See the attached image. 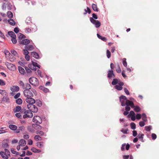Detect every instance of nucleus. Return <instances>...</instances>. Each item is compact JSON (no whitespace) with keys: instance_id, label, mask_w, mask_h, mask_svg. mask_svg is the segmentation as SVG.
<instances>
[{"instance_id":"nucleus-2","label":"nucleus","mask_w":159,"mask_h":159,"mask_svg":"<svg viewBox=\"0 0 159 159\" xmlns=\"http://www.w3.org/2000/svg\"><path fill=\"white\" fill-rule=\"evenodd\" d=\"M30 83L32 85L36 86L38 84V81L37 79L34 77H30L29 79Z\"/></svg>"},{"instance_id":"nucleus-17","label":"nucleus","mask_w":159,"mask_h":159,"mask_svg":"<svg viewBox=\"0 0 159 159\" xmlns=\"http://www.w3.org/2000/svg\"><path fill=\"white\" fill-rule=\"evenodd\" d=\"M31 55L33 57L37 59H38L39 58V56L38 54L35 52H32L31 53Z\"/></svg>"},{"instance_id":"nucleus-57","label":"nucleus","mask_w":159,"mask_h":159,"mask_svg":"<svg viewBox=\"0 0 159 159\" xmlns=\"http://www.w3.org/2000/svg\"><path fill=\"white\" fill-rule=\"evenodd\" d=\"M124 89V92L126 93V94L127 95H129L130 94V93H129V91L127 89L125 88Z\"/></svg>"},{"instance_id":"nucleus-21","label":"nucleus","mask_w":159,"mask_h":159,"mask_svg":"<svg viewBox=\"0 0 159 159\" xmlns=\"http://www.w3.org/2000/svg\"><path fill=\"white\" fill-rule=\"evenodd\" d=\"M18 70L19 72L21 74L24 75L25 73V70L21 66H19L18 67Z\"/></svg>"},{"instance_id":"nucleus-16","label":"nucleus","mask_w":159,"mask_h":159,"mask_svg":"<svg viewBox=\"0 0 159 159\" xmlns=\"http://www.w3.org/2000/svg\"><path fill=\"white\" fill-rule=\"evenodd\" d=\"M31 88L30 85L27 83H25L24 86H23V89H25V90H29Z\"/></svg>"},{"instance_id":"nucleus-28","label":"nucleus","mask_w":159,"mask_h":159,"mask_svg":"<svg viewBox=\"0 0 159 159\" xmlns=\"http://www.w3.org/2000/svg\"><path fill=\"white\" fill-rule=\"evenodd\" d=\"M97 36H98V38L99 39H101L103 41H105V42H106V41H107V39L106 38H105V37H102L100 35L98 34H97Z\"/></svg>"},{"instance_id":"nucleus-3","label":"nucleus","mask_w":159,"mask_h":159,"mask_svg":"<svg viewBox=\"0 0 159 159\" xmlns=\"http://www.w3.org/2000/svg\"><path fill=\"white\" fill-rule=\"evenodd\" d=\"M24 96L28 98L30 97H33L34 96L33 93L29 90H25L23 91Z\"/></svg>"},{"instance_id":"nucleus-50","label":"nucleus","mask_w":159,"mask_h":159,"mask_svg":"<svg viewBox=\"0 0 159 159\" xmlns=\"http://www.w3.org/2000/svg\"><path fill=\"white\" fill-rule=\"evenodd\" d=\"M28 129L29 131L31 132V133H34V129L31 127H28Z\"/></svg>"},{"instance_id":"nucleus-46","label":"nucleus","mask_w":159,"mask_h":159,"mask_svg":"<svg viewBox=\"0 0 159 159\" xmlns=\"http://www.w3.org/2000/svg\"><path fill=\"white\" fill-rule=\"evenodd\" d=\"M131 128L133 129H134L136 128V125L135 123H132L130 124Z\"/></svg>"},{"instance_id":"nucleus-24","label":"nucleus","mask_w":159,"mask_h":159,"mask_svg":"<svg viewBox=\"0 0 159 159\" xmlns=\"http://www.w3.org/2000/svg\"><path fill=\"white\" fill-rule=\"evenodd\" d=\"M92 9L94 11L97 12H98L99 11V9L96 4L93 3L92 4Z\"/></svg>"},{"instance_id":"nucleus-5","label":"nucleus","mask_w":159,"mask_h":159,"mask_svg":"<svg viewBox=\"0 0 159 159\" xmlns=\"http://www.w3.org/2000/svg\"><path fill=\"white\" fill-rule=\"evenodd\" d=\"M33 121L37 124H39L42 122V120L40 116H34L33 119Z\"/></svg>"},{"instance_id":"nucleus-30","label":"nucleus","mask_w":159,"mask_h":159,"mask_svg":"<svg viewBox=\"0 0 159 159\" xmlns=\"http://www.w3.org/2000/svg\"><path fill=\"white\" fill-rule=\"evenodd\" d=\"M36 146L39 148H41L43 147L44 143L43 142H38L37 143Z\"/></svg>"},{"instance_id":"nucleus-55","label":"nucleus","mask_w":159,"mask_h":159,"mask_svg":"<svg viewBox=\"0 0 159 159\" xmlns=\"http://www.w3.org/2000/svg\"><path fill=\"white\" fill-rule=\"evenodd\" d=\"M28 51V50L26 49H23V52L24 54L25 55H28L29 53V52Z\"/></svg>"},{"instance_id":"nucleus-51","label":"nucleus","mask_w":159,"mask_h":159,"mask_svg":"<svg viewBox=\"0 0 159 159\" xmlns=\"http://www.w3.org/2000/svg\"><path fill=\"white\" fill-rule=\"evenodd\" d=\"M36 133L37 134H39L40 135H43L44 134V133L43 132L40 131V130L37 131H36Z\"/></svg>"},{"instance_id":"nucleus-36","label":"nucleus","mask_w":159,"mask_h":159,"mask_svg":"<svg viewBox=\"0 0 159 159\" xmlns=\"http://www.w3.org/2000/svg\"><path fill=\"white\" fill-rule=\"evenodd\" d=\"M142 119L144 121H147V117L145 113H143L141 116Z\"/></svg>"},{"instance_id":"nucleus-40","label":"nucleus","mask_w":159,"mask_h":159,"mask_svg":"<svg viewBox=\"0 0 159 159\" xmlns=\"http://www.w3.org/2000/svg\"><path fill=\"white\" fill-rule=\"evenodd\" d=\"M2 146L3 148H7L9 146L7 143L3 141L2 144Z\"/></svg>"},{"instance_id":"nucleus-45","label":"nucleus","mask_w":159,"mask_h":159,"mask_svg":"<svg viewBox=\"0 0 159 159\" xmlns=\"http://www.w3.org/2000/svg\"><path fill=\"white\" fill-rule=\"evenodd\" d=\"M34 139L36 141L41 140V138L39 135H35L34 136Z\"/></svg>"},{"instance_id":"nucleus-60","label":"nucleus","mask_w":159,"mask_h":159,"mask_svg":"<svg viewBox=\"0 0 159 159\" xmlns=\"http://www.w3.org/2000/svg\"><path fill=\"white\" fill-rule=\"evenodd\" d=\"M25 69L27 73H30L31 72V70L28 67H25Z\"/></svg>"},{"instance_id":"nucleus-25","label":"nucleus","mask_w":159,"mask_h":159,"mask_svg":"<svg viewBox=\"0 0 159 159\" xmlns=\"http://www.w3.org/2000/svg\"><path fill=\"white\" fill-rule=\"evenodd\" d=\"M144 136V134H142L141 132L137 136L138 138L139 139H140L141 141L143 142V136Z\"/></svg>"},{"instance_id":"nucleus-32","label":"nucleus","mask_w":159,"mask_h":159,"mask_svg":"<svg viewBox=\"0 0 159 159\" xmlns=\"http://www.w3.org/2000/svg\"><path fill=\"white\" fill-rule=\"evenodd\" d=\"M16 102L17 104L18 105H20L22 103L23 101L21 99L18 98L16 100Z\"/></svg>"},{"instance_id":"nucleus-8","label":"nucleus","mask_w":159,"mask_h":159,"mask_svg":"<svg viewBox=\"0 0 159 159\" xmlns=\"http://www.w3.org/2000/svg\"><path fill=\"white\" fill-rule=\"evenodd\" d=\"M107 77L110 79H111L112 78H114L115 77V75L113 73V70H109L107 72Z\"/></svg>"},{"instance_id":"nucleus-44","label":"nucleus","mask_w":159,"mask_h":159,"mask_svg":"<svg viewBox=\"0 0 159 159\" xmlns=\"http://www.w3.org/2000/svg\"><path fill=\"white\" fill-rule=\"evenodd\" d=\"M126 59L124 58L123 59V64L124 66L126 67L127 66V63L126 61Z\"/></svg>"},{"instance_id":"nucleus-49","label":"nucleus","mask_w":159,"mask_h":159,"mask_svg":"<svg viewBox=\"0 0 159 159\" xmlns=\"http://www.w3.org/2000/svg\"><path fill=\"white\" fill-rule=\"evenodd\" d=\"M107 56L108 58H110L111 56V53L110 51L108 50H107Z\"/></svg>"},{"instance_id":"nucleus-1","label":"nucleus","mask_w":159,"mask_h":159,"mask_svg":"<svg viewBox=\"0 0 159 159\" xmlns=\"http://www.w3.org/2000/svg\"><path fill=\"white\" fill-rule=\"evenodd\" d=\"M28 108L30 111L33 112H36L38 111L37 107L33 104H28L27 105Z\"/></svg>"},{"instance_id":"nucleus-52","label":"nucleus","mask_w":159,"mask_h":159,"mask_svg":"<svg viewBox=\"0 0 159 159\" xmlns=\"http://www.w3.org/2000/svg\"><path fill=\"white\" fill-rule=\"evenodd\" d=\"M134 115H135V113H134V112L133 111H130V112H129V114L128 115V117H130V116H133Z\"/></svg>"},{"instance_id":"nucleus-59","label":"nucleus","mask_w":159,"mask_h":159,"mask_svg":"<svg viewBox=\"0 0 159 159\" xmlns=\"http://www.w3.org/2000/svg\"><path fill=\"white\" fill-rule=\"evenodd\" d=\"M16 38H13L11 39V41L12 43L14 44H16L17 42Z\"/></svg>"},{"instance_id":"nucleus-42","label":"nucleus","mask_w":159,"mask_h":159,"mask_svg":"<svg viewBox=\"0 0 159 159\" xmlns=\"http://www.w3.org/2000/svg\"><path fill=\"white\" fill-rule=\"evenodd\" d=\"M6 5L7 6V8L8 10H11V8L12 5L11 3L9 2H8L6 4Z\"/></svg>"},{"instance_id":"nucleus-26","label":"nucleus","mask_w":159,"mask_h":159,"mask_svg":"<svg viewBox=\"0 0 159 159\" xmlns=\"http://www.w3.org/2000/svg\"><path fill=\"white\" fill-rule=\"evenodd\" d=\"M8 21L12 25L14 26L16 24V22L13 19H9L8 20Z\"/></svg>"},{"instance_id":"nucleus-9","label":"nucleus","mask_w":159,"mask_h":159,"mask_svg":"<svg viewBox=\"0 0 159 159\" xmlns=\"http://www.w3.org/2000/svg\"><path fill=\"white\" fill-rule=\"evenodd\" d=\"M30 43V41L28 39H25L22 40H20L19 41V43L20 44H23L25 45H27Z\"/></svg>"},{"instance_id":"nucleus-10","label":"nucleus","mask_w":159,"mask_h":159,"mask_svg":"<svg viewBox=\"0 0 159 159\" xmlns=\"http://www.w3.org/2000/svg\"><path fill=\"white\" fill-rule=\"evenodd\" d=\"M32 97L28 98L25 99L26 102L28 103V104H33L35 102V100Z\"/></svg>"},{"instance_id":"nucleus-31","label":"nucleus","mask_w":159,"mask_h":159,"mask_svg":"<svg viewBox=\"0 0 159 159\" xmlns=\"http://www.w3.org/2000/svg\"><path fill=\"white\" fill-rule=\"evenodd\" d=\"M120 81H118V80L117 79H113V81L112 82V85H114L118 84Z\"/></svg>"},{"instance_id":"nucleus-33","label":"nucleus","mask_w":159,"mask_h":159,"mask_svg":"<svg viewBox=\"0 0 159 159\" xmlns=\"http://www.w3.org/2000/svg\"><path fill=\"white\" fill-rule=\"evenodd\" d=\"M2 101L4 102H10L9 98L8 97H4L2 99Z\"/></svg>"},{"instance_id":"nucleus-47","label":"nucleus","mask_w":159,"mask_h":159,"mask_svg":"<svg viewBox=\"0 0 159 159\" xmlns=\"http://www.w3.org/2000/svg\"><path fill=\"white\" fill-rule=\"evenodd\" d=\"M116 71L118 73H120L121 71V70L119 64L117 65V68L116 69Z\"/></svg>"},{"instance_id":"nucleus-6","label":"nucleus","mask_w":159,"mask_h":159,"mask_svg":"<svg viewBox=\"0 0 159 159\" xmlns=\"http://www.w3.org/2000/svg\"><path fill=\"white\" fill-rule=\"evenodd\" d=\"M5 65L8 69L10 70L14 71L16 70L15 66L11 63L7 62L5 63Z\"/></svg>"},{"instance_id":"nucleus-34","label":"nucleus","mask_w":159,"mask_h":159,"mask_svg":"<svg viewBox=\"0 0 159 159\" xmlns=\"http://www.w3.org/2000/svg\"><path fill=\"white\" fill-rule=\"evenodd\" d=\"M40 89L43 90L44 92L47 93L49 91V90L48 89L45 88L44 87L41 86L39 87Z\"/></svg>"},{"instance_id":"nucleus-62","label":"nucleus","mask_w":159,"mask_h":159,"mask_svg":"<svg viewBox=\"0 0 159 159\" xmlns=\"http://www.w3.org/2000/svg\"><path fill=\"white\" fill-rule=\"evenodd\" d=\"M20 93H18L15 95L14 96V98L16 99H18V98L20 96Z\"/></svg>"},{"instance_id":"nucleus-58","label":"nucleus","mask_w":159,"mask_h":159,"mask_svg":"<svg viewBox=\"0 0 159 159\" xmlns=\"http://www.w3.org/2000/svg\"><path fill=\"white\" fill-rule=\"evenodd\" d=\"M145 121H141L139 122V126L141 127H143L145 125Z\"/></svg>"},{"instance_id":"nucleus-15","label":"nucleus","mask_w":159,"mask_h":159,"mask_svg":"<svg viewBox=\"0 0 159 159\" xmlns=\"http://www.w3.org/2000/svg\"><path fill=\"white\" fill-rule=\"evenodd\" d=\"M0 155L4 159H7L8 158V156L7 153L3 152L1 151L0 152Z\"/></svg>"},{"instance_id":"nucleus-29","label":"nucleus","mask_w":159,"mask_h":159,"mask_svg":"<svg viewBox=\"0 0 159 159\" xmlns=\"http://www.w3.org/2000/svg\"><path fill=\"white\" fill-rule=\"evenodd\" d=\"M31 150L33 152L35 153H39L41 152V151L39 149H37L36 148L33 147L31 149Z\"/></svg>"},{"instance_id":"nucleus-43","label":"nucleus","mask_w":159,"mask_h":159,"mask_svg":"<svg viewBox=\"0 0 159 159\" xmlns=\"http://www.w3.org/2000/svg\"><path fill=\"white\" fill-rule=\"evenodd\" d=\"M145 130L147 131H150L152 129V126L150 125L146 126L145 127Z\"/></svg>"},{"instance_id":"nucleus-38","label":"nucleus","mask_w":159,"mask_h":159,"mask_svg":"<svg viewBox=\"0 0 159 159\" xmlns=\"http://www.w3.org/2000/svg\"><path fill=\"white\" fill-rule=\"evenodd\" d=\"M36 104L39 107H41L42 105V103L41 101L39 100H37L35 101Z\"/></svg>"},{"instance_id":"nucleus-41","label":"nucleus","mask_w":159,"mask_h":159,"mask_svg":"<svg viewBox=\"0 0 159 159\" xmlns=\"http://www.w3.org/2000/svg\"><path fill=\"white\" fill-rule=\"evenodd\" d=\"M95 25V27L98 28L101 25V23L99 21L97 20L96 22H95V24H94Z\"/></svg>"},{"instance_id":"nucleus-39","label":"nucleus","mask_w":159,"mask_h":159,"mask_svg":"<svg viewBox=\"0 0 159 159\" xmlns=\"http://www.w3.org/2000/svg\"><path fill=\"white\" fill-rule=\"evenodd\" d=\"M7 16L10 18H12L13 17V15L11 11H8L7 12Z\"/></svg>"},{"instance_id":"nucleus-19","label":"nucleus","mask_w":159,"mask_h":159,"mask_svg":"<svg viewBox=\"0 0 159 159\" xmlns=\"http://www.w3.org/2000/svg\"><path fill=\"white\" fill-rule=\"evenodd\" d=\"M21 107L20 106H16L14 109L13 111L14 112H17L20 111H21Z\"/></svg>"},{"instance_id":"nucleus-4","label":"nucleus","mask_w":159,"mask_h":159,"mask_svg":"<svg viewBox=\"0 0 159 159\" xmlns=\"http://www.w3.org/2000/svg\"><path fill=\"white\" fill-rule=\"evenodd\" d=\"M24 114V115L23 116V118L24 119L27 118H31L33 116V114L32 112L29 110L25 111Z\"/></svg>"},{"instance_id":"nucleus-53","label":"nucleus","mask_w":159,"mask_h":159,"mask_svg":"<svg viewBox=\"0 0 159 159\" xmlns=\"http://www.w3.org/2000/svg\"><path fill=\"white\" fill-rule=\"evenodd\" d=\"M90 20L91 22L93 24H95V22L97 21V20H96L95 19H93L92 17H90Z\"/></svg>"},{"instance_id":"nucleus-64","label":"nucleus","mask_w":159,"mask_h":159,"mask_svg":"<svg viewBox=\"0 0 159 159\" xmlns=\"http://www.w3.org/2000/svg\"><path fill=\"white\" fill-rule=\"evenodd\" d=\"M19 84L20 86H21L22 88H23V86H24V85L25 84V83H24L23 81L21 80H20L19 81Z\"/></svg>"},{"instance_id":"nucleus-20","label":"nucleus","mask_w":159,"mask_h":159,"mask_svg":"<svg viewBox=\"0 0 159 159\" xmlns=\"http://www.w3.org/2000/svg\"><path fill=\"white\" fill-rule=\"evenodd\" d=\"M19 144L20 145V146H24L26 144V142L24 139H20L19 142Z\"/></svg>"},{"instance_id":"nucleus-63","label":"nucleus","mask_w":159,"mask_h":159,"mask_svg":"<svg viewBox=\"0 0 159 159\" xmlns=\"http://www.w3.org/2000/svg\"><path fill=\"white\" fill-rule=\"evenodd\" d=\"M152 137L153 140H155L157 138V135L153 133L152 134Z\"/></svg>"},{"instance_id":"nucleus-54","label":"nucleus","mask_w":159,"mask_h":159,"mask_svg":"<svg viewBox=\"0 0 159 159\" xmlns=\"http://www.w3.org/2000/svg\"><path fill=\"white\" fill-rule=\"evenodd\" d=\"M128 130V129H122L121 131L124 134H127V131Z\"/></svg>"},{"instance_id":"nucleus-56","label":"nucleus","mask_w":159,"mask_h":159,"mask_svg":"<svg viewBox=\"0 0 159 159\" xmlns=\"http://www.w3.org/2000/svg\"><path fill=\"white\" fill-rule=\"evenodd\" d=\"M142 115L140 114H137L136 115V118L137 120H139L141 118Z\"/></svg>"},{"instance_id":"nucleus-35","label":"nucleus","mask_w":159,"mask_h":159,"mask_svg":"<svg viewBox=\"0 0 159 159\" xmlns=\"http://www.w3.org/2000/svg\"><path fill=\"white\" fill-rule=\"evenodd\" d=\"M25 23L27 24H30L31 22V18L29 17H28L26 18L25 20Z\"/></svg>"},{"instance_id":"nucleus-11","label":"nucleus","mask_w":159,"mask_h":159,"mask_svg":"<svg viewBox=\"0 0 159 159\" xmlns=\"http://www.w3.org/2000/svg\"><path fill=\"white\" fill-rule=\"evenodd\" d=\"M124 85V83L123 82H119L118 85H116L115 86V88L118 90H121L123 88L122 86Z\"/></svg>"},{"instance_id":"nucleus-37","label":"nucleus","mask_w":159,"mask_h":159,"mask_svg":"<svg viewBox=\"0 0 159 159\" xmlns=\"http://www.w3.org/2000/svg\"><path fill=\"white\" fill-rule=\"evenodd\" d=\"M28 66L30 69L33 70H34V71H36V67H35L33 65L29 64L28 65Z\"/></svg>"},{"instance_id":"nucleus-23","label":"nucleus","mask_w":159,"mask_h":159,"mask_svg":"<svg viewBox=\"0 0 159 159\" xmlns=\"http://www.w3.org/2000/svg\"><path fill=\"white\" fill-rule=\"evenodd\" d=\"M8 35H9L12 38H16L15 34L12 31H9L8 32Z\"/></svg>"},{"instance_id":"nucleus-13","label":"nucleus","mask_w":159,"mask_h":159,"mask_svg":"<svg viewBox=\"0 0 159 159\" xmlns=\"http://www.w3.org/2000/svg\"><path fill=\"white\" fill-rule=\"evenodd\" d=\"M11 90L13 92H16L18 91L19 90V87L17 86H13L11 87Z\"/></svg>"},{"instance_id":"nucleus-12","label":"nucleus","mask_w":159,"mask_h":159,"mask_svg":"<svg viewBox=\"0 0 159 159\" xmlns=\"http://www.w3.org/2000/svg\"><path fill=\"white\" fill-rule=\"evenodd\" d=\"M125 105L128 106H130L132 108L134 107V104L133 102L132 101L127 99L125 102Z\"/></svg>"},{"instance_id":"nucleus-22","label":"nucleus","mask_w":159,"mask_h":159,"mask_svg":"<svg viewBox=\"0 0 159 159\" xmlns=\"http://www.w3.org/2000/svg\"><path fill=\"white\" fill-rule=\"evenodd\" d=\"M9 128L13 130H16L17 129V126L16 125H10L9 126Z\"/></svg>"},{"instance_id":"nucleus-7","label":"nucleus","mask_w":159,"mask_h":159,"mask_svg":"<svg viewBox=\"0 0 159 159\" xmlns=\"http://www.w3.org/2000/svg\"><path fill=\"white\" fill-rule=\"evenodd\" d=\"M119 99L121 105L123 107L125 106V101L127 100V98L125 96L122 95L120 97Z\"/></svg>"},{"instance_id":"nucleus-18","label":"nucleus","mask_w":159,"mask_h":159,"mask_svg":"<svg viewBox=\"0 0 159 159\" xmlns=\"http://www.w3.org/2000/svg\"><path fill=\"white\" fill-rule=\"evenodd\" d=\"M25 126H20L18 128V129L16 130V132L17 133H20V131H24L25 129Z\"/></svg>"},{"instance_id":"nucleus-48","label":"nucleus","mask_w":159,"mask_h":159,"mask_svg":"<svg viewBox=\"0 0 159 159\" xmlns=\"http://www.w3.org/2000/svg\"><path fill=\"white\" fill-rule=\"evenodd\" d=\"M11 53L15 56H17L18 54L16 51L14 50L11 51Z\"/></svg>"},{"instance_id":"nucleus-14","label":"nucleus","mask_w":159,"mask_h":159,"mask_svg":"<svg viewBox=\"0 0 159 159\" xmlns=\"http://www.w3.org/2000/svg\"><path fill=\"white\" fill-rule=\"evenodd\" d=\"M25 49H26L28 51H32L34 50V46L31 45H25Z\"/></svg>"},{"instance_id":"nucleus-61","label":"nucleus","mask_w":159,"mask_h":159,"mask_svg":"<svg viewBox=\"0 0 159 159\" xmlns=\"http://www.w3.org/2000/svg\"><path fill=\"white\" fill-rule=\"evenodd\" d=\"M16 116L18 118H21L22 116L20 113H16L15 114Z\"/></svg>"},{"instance_id":"nucleus-27","label":"nucleus","mask_w":159,"mask_h":159,"mask_svg":"<svg viewBox=\"0 0 159 159\" xmlns=\"http://www.w3.org/2000/svg\"><path fill=\"white\" fill-rule=\"evenodd\" d=\"M133 108H134V111L137 112H140L141 110L140 107L138 106L134 105V107H133Z\"/></svg>"}]
</instances>
